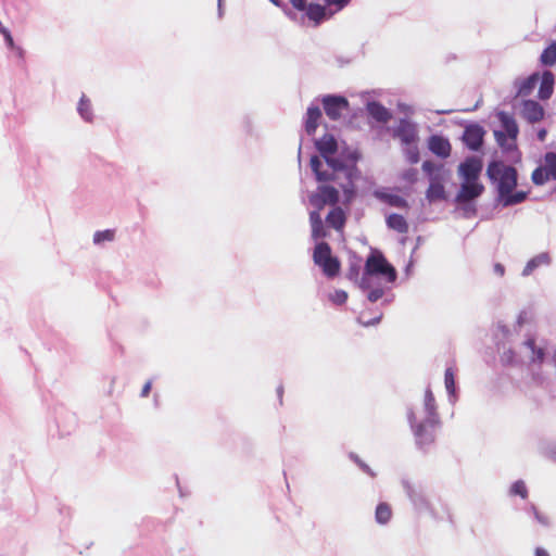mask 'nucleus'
Returning a JSON list of instances; mask_svg holds the SVG:
<instances>
[{"label": "nucleus", "instance_id": "nucleus-1", "mask_svg": "<svg viewBox=\"0 0 556 556\" xmlns=\"http://www.w3.org/2000/svg\"><path fill=\"white\" fill-rule=\"evenodd\" d=\"M316 148L324 157L325 163L318 156H312L311 167L318 181H333L343 192V203H350L355 197L354 182L359 178L356 167L358 153L349 152L342 159L336 157L338 144L332 135H325L316 141Z\"/></svg>", "mask_w": 556, "mask_h": 556}, {"label": "nucleus", "instance_id": "nucleus-2", "mask_svg": "<svg viewBox=\"0 0 556 556\" xmlns=\"http://www.w3.org/2000/svg\"><path fill=\"white\" fill-rule=\"evenodd\" d=\"M490 180L496 185L498 200L503 206H511L521 203L527 198V192L513 190L517 186V170L503 162H491L486 169Z\"/></svg>", "mask_w": 556, "mask_h": 556}, {"label": "nucleus", "instance_id": "nucleus-3", "mask_svg": "<svg viewBox=\"0 0 556 556\" xmlns=\"http://www.w3.org/2000/svg\"><path fill=\"white\" fill-rule=\"evenodd\" d=\"M374 277H379L388 283H393L397 278L395 268L378 250H372L370 255L367 257L364 273L359 278L358 287L363 290L369 289Z\"/></svg>", "mask_w": 556, "mask_h": 556}, {"label": "nucleus", "instance_id": "nucleus-4", "mask_svg": "<svg viewBox=\"0 0 556 556\" xmlns=\"http://www.w3.org/2000/svg\"><path fill=\"white\" fill-rule=\"evenodd\" d=\"M502 127L504 131L495 130L494 136L497 143L505 150H511L515 148V141L518 136V126L515 119L508 114L501 112L498 114Z\"/></svg>", "mask_w": 556, "mask_h": 556}, {"label": "nucleus", "instance_id": "nucleus-5", "mask_svg": "<svg viewBox=\"0 0 556 556\" xmlns=\"http://www.w3.org/2000/svg\"><path fill=\"white\" fill-rule=\"evenodd\" d=\"M314 262L323 268L327 277L333 278L340 271V262L332 256L330 245H315Z\"/></svg>", "mask_w": 556, "mask_h": 556}, {"label": "nucleus", "instance_id": "nucleus-6", "mask_svg": "<svg viewBox=\"0 0 556 556\" xmlns=\"http://www.w3.org/2000/svg\"><path fill=\"white\" fill-rule=\"evenodd\" d=\"M548 180H556V153L554 152H547L543 163L532 173V181L538 186Z\"/></svg>", "mask_w": 556, "mask_h": 556}, {"label": "nucleus", "instance_id": "nucleus-7", "mask_svg": "<svg viewBox=\"0 0 556 556\" xmlns=\"http://www.w3.org/2000/svg\"><path fill=\"white\" fill-rule=\"evenodd\" d=\"M393 137L401 141V144L417 143L419 140L418 125L409 119L401 118L393 130Z\"/></svg>", "mask_w": 556, "mask_h": 556}, {"label": "nucleus", "instance_id": "nucleus-8", "mask_svg": "<svg viewBox=\"0 0 556 556\" xmlns=\"http://www.w3.org/2000/svg\"><path fill=\"white\" fill-rule=\"evenodd\" d=\"M482 161L477 156L467 157L458 166V175L463 181H479Z\"/></svg>", "mask_w": 556, "mask_h": 556}, {"label": "nucleus", "instance_id": "nucleus-9", "mask_svg": "<svg viewBox=\"0 0 556 556\" xmlns=\"http://www.w3.org/2000/svg\"><path fill=\"white\" fill-rule=\"evenodd\" d=\"M323 105L326 115L330 119H338L341 117L342 112L349 108V102L344 97L341 96H325L323 98Z\"/></svg>", "mask_w": 556, "mask_h": 556}, {"label": "nucleus", "instance_id": "nucleus-10", "mask_svg": "<svg viewBox=\"0 0 556 556\" xmlns=\"http://www.w3.org/2000/svg\"><path fill=\"white\" fill-rule=\"evenodd\" d=\"M438 424L439 421L437 418H428L426 421L417 426L415 435L417 443L420 446L428 445L434 441Z\"/></svg>", "mask_w": 556, "mask_h": 556}, {"label": "nucleus", "instance_id": "nucleus-11", "mask_svg": "<svg viewBox=\"0 0 556 556\" xmlns=\"http://www.w3.org/2000/svg\"><path fill=\"white\" fill-rule=\"evenodd\" d=\"M484 130L481 126L473 124L465 128L463 134V141L473 151L480 149L483 142Z\"/></svg>", "mask_w": 556, "mask_h": 556}, {"label": "nucleus", "instance_id": "nucleus-12", "mask_svg": "<svg viewBox=\"0 0 556 556\" xmlns=\"http://www.w3.org/2000/svg\"><path fill=\"white\" fill-rule=\"evenodd\" d=\"M483 190L484 187L479 181H463L456 195V201L458 203H467L478 198Z\"/></svg>", "mask_w": 556, "mask_h": 556}, {"label": "nucleus", "instance_id": "nucleus-13", "mask_svg": "<svg viewBox=\"0 0 556 556\" xmlns=\"http://www.w3.org/2000/svg\"><path fill=\"white\" fill-rule=\"evenodd\" d=\"M338 201L339 190L332 186H320L311 198V202L314 205L334 204Z\"/></svg>", "mask_w": 556, "mask_h": 556}, {"label": "nucleus", "instance_id": "nucleus-14", "mask_svg": "<svg viewBox=\"0 0 556 556\" xmlns=\"http://www.w3.org/2000/svg\"><path fill=\"white\" fill-rule=\"evenodd\" d=\"M428 148L433 154L441 159L448 157L452 150L448 139L441 135H432L428 139Z\"/></svg>", "mask_w": 556, "mask_h": 556}, {"label": "nucleus", "instance_id": "nucleus-15", "mask_svg": "<svg viewBox=\"0 0 556 556\" xmlns=\"http://www.w3.org/2000/svg\"><path fill=\"white\" fill-rule=\"evenodd\" d=\"M521 116L529 123H538L544 116V110L536 101L525 100L520 110Z\"/></svg>", "mask_w": 556, "mask_h": 556}, {"label": "nucleus", "instance_id": "nucleus-16", "mask_svg": "<svg viewBox=\"0 0 556 556\" xmlns=\"http://www.w3.org/2000/svg\"><path fill=\"white\" fill-rule=\"evenodd\" d=\"M540 88H539V97L542 100H546L551 98L554 89V75L549 71H544L542 75H540L539 79Z\"/></svg>", "mask_w": 556, "mask_h": 556}, {"label": "nucleus", "instance_id": "nucleus-17", "mask_svg": "<svg viewBox=\"0 0 556 556\" xmlns=\"http://www.w3.org/2000/svg\"><path fill=\"white\" fill-rule=\"evenodd\" d=\"M367 111L368 114L379 123H388L392 117L390 111L376 101L367 104Z\"/></svg>", "mask_w": 556, "mask_h": 556}, {"label": "nucleus", "instance_id": "nucleus-18", "mask_svg": "<svg viewBox=\"0 0 556 556\" xmlns=\"http://www.w3.org/2000/svg\"><path fill=\"white\" fill-rule=\"evenodd\" d=\"M320 117L321 111L318 105L312 104L308 106L305 118V130L308 135H313L315 132Z\"/></svg>", "mask_w": 556, "mask_h": 556}, {"label": "nucleus", "instance_id": "nucleus-19", "mask_svg": "<svg viewBox=\"0 0 556 556\" xmlns=\"http://www.w3.org/2000/svg\"><path fill=\"white\" fill-rule=\"evenodd\" d=\"M427 199L431 202L445 199L444 186L437 177L430 178V185L427 190Z\"/></svg>", "mask_w": 556, "mask_h": 556}, {"label": "nucleus", "instance_id": "nucleus-20", "mask_svg": "<svg viewBox=\"0 0 556 556\" xmlns=\"http://www.w3.org/2000/svg\"><path fill=\"white\" fill-rule=\"evenodd\" d=\"M539 79H540V75L538 73H534V74L530 75L528 78L523 79L518 86L517 94L519 97L529 96L534 90V88L538 86Z\"/></svg>", "mask_w": 556, "mask_h": 556}, {"label": "nucleus", "instance_id": "nucleus-21", "mask_svg": "<svg viewBox=\"0 0 556 556\" xmlns=\"http://www.w3.org/2000/svg\"><path fill=\"white\" fill-rule=\"evenodd\" d=\"M525 345L531 351L530 362L534 364H542L545 358V351L535 345V339L530 337L525 341Z\"/></svg>", "mask_w": 556, "mask_h": 556}, {"label": "nucleus", "instance_id": "nucleus-22", "mask_svg": "<svg viewBox=\"0 0 556 556\" xmlns=\"http://www.w3.org/2000/svg\"><path fill=\"white\" fill-rule=\"evenodd\" d=\"M77 111H78L79 116L85 122H87V123H92L93 122L92 105H91L90 100L85 94H83L80 100H79V103H78V106H77Z\"/></svg>", "mask_w": 556, "mask_h": 556}, {"label": "nucleus", "instance_id": "nucleus-23", "mask_svg": "<svg viewBox=\"0 0 556 556\" xmlns=\"http://www.w3.org/2000/svg\"><path fill=\"white\" fill-rule=\"evenodd\" d=\"M548 264H549V256H548V254L547 253H541V254L534 256L533 258H531L527 263V265L525 266V268L522 270V275L523 276H529L539 266L548 265Z\"/></svg>", "mask_w": 556, "mask_h": 556}, {"label": "nucleus", "instance_id": "nucleus-24", "mask_svg": "<svg viewBox=\"0 0 556 556\" xmlns=\"http://www.w3.org/2000/svg\"><path fill=\"white\" fill-rule=\"evenodd\" d=\"M375 195L380 199L381 201L396 207H401L405 204V201L403 198H401L397 194H393L387 191L377 190L375 192Z\"/></svg>", "mask_w": 556, "mask_h": 556}, {"label": "nucleus", "instance_id": "nucleus-25", "mask_svg": "<svg viewBox=\"0 0 556 556\" xmlns=\"http://www.w3.org/2000/svg\"><path fill=\"white\" fill-rule=\"evenodd\" d=\"M375 517L377 522L381 525H386L387 522H389L392 517V510L390 505L387 503H380L376 508Z\"/></svg>", "mask_w": 556, "mask_h": 556}, {"label": "nucleus", "instance_id": "nucleus-26", "mask_svg": "<svg viewBox=\"0 0 556 556\" xmlns=\"http://www.w3.org/2000/svg\"><path fill=\"white\" fill-rule=\"evenodd\" d=\"M344 220V213L340 208H333L327 216V224L337 230L343 226Z\"/></svg>", "mask_w": 556, "mask_h": 556}, {"label": "nucleus", "instance_id": "nucleus-27", "mask_svg": "<svg viewBox=\"0 0 556 556\" xmlns=\"http://www.w3.org/2000/svg\"><path fill=\"white\" fill-rule=\"evenodd\" d=\"M311 225H312V235L315 240L323 238L325 235L323 232V222L317 212H311L309 214Z\"/></svg>", "mask_w": 556, "mask_h": 556}, {"label": "nucleus", "instance_id": "nucleus-28", "mask_svg": "<svg viewBox=\"0 0 556 556\" xmlns=\"http://www.w3.org/2000/svg\"><path fill=\"white\" fill-rule=\"evenodd\" d=\"M387 224L391 229H394L399 232H405L407 230V224L403 216L397 214H391L387 218Z\"/></svg>", "mask_w": 556, "mask_h": 556}, {"label": "nucleus", "instance_id": "nucleus-29", "mask_svg": "<svg viewBox=\"0 0 556 556\" xmlns=\"http://www.w3.org/2000/svg\"><path fill=\"white\" fill-rule=\"evenodd\" d=\"M304 11H306V15L308 16V18L316 23H319L326 14L324 7L313 3L306 5V9Z\"/></svg>", "mask_w": 556, "mask_h": 556}, {"label": "nucleus", "instance_id": "nucleus-30", "mask_svg": "<svg viewBox=\"0 0 556 556\" xmlns=\"http://www.w3.org/2000/svg\"><path fill=\"white\" fill-rule=\"evenodd\" d=\"M117 239L116 229L99 230L93 235V243L112 242Z\"/></svg>", "mask_w": 556, "mask_h": 556}, {"label": "nucleus", "instance_id": "nucleus-31", "mask_svg": "<svg viewBox=\"0 0 556 556\" xmlns=\"http://www.w3.org/2000/svg\"><path fill=\"white\" fill-rule=\"evenodd\" d=\"M403 152L408 163L417 164L419 162V149L417 143L404 144Z\"/></svg>", "mask_w": 556, "mask_h": 556}, {"label": "nucleus", "instance_id": "nucleus-32", "mask_svg": "<svg viewBox=\"0 0 556 556\" xmlns=\"http://www.w3.org/2000/svg\"><path fill=\"white\" fill-rule=\"evenodd\" d=\"M541 62L551 66L556 62V42L551 43L541 54Z\"/></svg>", "mask_w": 556, "mask_h": 556}, {"label": "nucleus", "instance_id": "nucleus-33", "mask_svg": "<svg viewBox=\"0 0 556 556\" xmlns=\"http://www.w3.org/2000/svg\"><path fill=\"white\" fill-rule=\"evenodd\" d=\"M444 383H445V388H446V391L448 392V394L454 396L455 392H456V387H455V375H454V371L452 368H447L445 370Z\"/></svg>", "mask_w": 556, "mask_h": 556}, {"label": "nucleus", "instance_id": "nucleus-34", "mask_svg": "<svg viewBox=\"0 0 556 556\" xmlns=\"http://www.w3.org/2000/svg\"><path fill=\"white\" fill-rule=\"evenodd\" d=\"M425 406L429 414L428 418H437L434 396L431 391L426 392Z\"/></svg>", "mask_w": 556, "mask_h": 556}, {"label": "nucleus", "instance_id": "nucleus-35", "mask_svg": "<svg viewBox=\"0 0 556 556\" xmlns=\"http://www.w3.org/2000/svg\"><path fill=\"white\" fill-rule=\"evenodd\" d=\"M510 493L514 495H519L522 498H527L528 489L522 480H518L515 483H513L510 488Z\"/></svg>", "mask_w": 556, "mask_h": 556}, {"label": "nucleus", "instance_id": "nucleus-36", "mask_svg": "<svg viewBox=\"0 0 556 556\" xmlns=\"http://www.w3.org/2000/svg\"><path fill=\"white\" fill-rule=\"evenodd\" d=\"M330 300L336 304H343L348 300V293L343 290H337L330 295Z\"/></svg>", "mask_w": 556, "mask_h": 556}, {"label": "nucleus", "instance_id": "nucleus-37", "mask_svg": "<svg viewBox=\"0 0 556 556\" xmlns=\"http://www.w3.org/2000/svg\"><path fill=\"white\" fill-rule=\"evenodd\" d=\"M369 292L367 294V298L370 302H377L379 299H381L384 294V290L382 288H369Z\"/></svg>", "mask_w": 556, "mask_h": 556}, {"label": "nucleus", "instance_id": "nucleus-38", "mask_svg": "<svg viewBox=\"0 0 556 556\" xmlns=\"http://www.w3.org/2000/svg\"><path fill=\"white\" fill-rule=\"evenodd\" d=\"M359 266L358 265H351L349 270H348V278L350 280H354V281H357V283L359 282V279H358V276H359Z\"/></svg>", "mask_w": 556, "mask_h": 556}, {"label": "nucleus", "instance_id": "nucleus-39", "mask_svg": "<svg viewBox=\"0 0 556 556\" xmlns=\"http://www.w3.org/2000/svg\"><path fill=\"white\" fill-rule=\"evenodd\" d=\"M417 169L409 168L403 173V178L408 182H415L417 180Z\"/></svg>", "mask_w": 556, "mask_h": 556}, {"label": "nucleus", "instance_id": "nucleus-40", "mask_svg": "<svg viewBox=\"0 0 556 556\" xmlns=\"http://www.w3.org/2000/svg\"><path fill=\"white\" fill-rule=\"evenodd\" d=\"M2 36L4 38V41H5L7 46H8V48L14 49L15 48V43H14V40H13V37H12L10 30H8Z\"/></svg>", "mask_w": 556, "mask_h": 556}, {"label": "nucleus", "instance_id": "nucleus-41", "mask_svg": "<svg viewBox=\"0 0 556 556\" xmlns=\"http://www.w3.org/2000/svg\"><path fill=\"white\" fill-rule=\"evenodd\" d=\"M290 2L300 11H304L306 9V0H290Z\"/></svg>", "mask_w": 556, "mask_h": 556}, {"label": "nucleus", "instance_id": "nucleus-42", "mask_svg": "<svg viewBox=\"0 0 556 556\" xmlns=\"http://www.w3.org/2000/svg\"><path fill=\"white\" fill-rule=\"evenodd\" d=\"M534 514H535V518H536V520H538L540 523H542V525H544V526H547V525L549 523V519H548V517H547V516L542 515V514H541V513H539L536 509L534 510Z\"/></svg>", "mask_w": 556, "mask_h": 556}, {"label": "nucleus", "instance_id": "nucleus-43", "mask_svg": "<svg viewBox=\"0 0 556 556\" xmlns=\"http://www.w3.org/2000/svg\"><path fill=\"white\" fill-rule=\"evenodd\" d=\"M350 0H326V2L330 5H337L338 9H342L344 5L349 3Z\"/></svg>", "mask_w": 556, "mask_h": 556}, {"label": "nucleus", "instance_id": "nucleus-44", "mask_svg": "<svg viewBox=\"0 0 556 556\" xmlns=\"http://www.w3.org/2000/svg\"><path fill=\"white\" fill-rule=\"evenodd\" d=\"M434 168V164L430 161H425L422 163V170L429 175H431L432 170Z\"/></svg>", "mask_w": 556, "mask_h": 556}, {"label": "nucleus", "instance_id": "nucleus-45", "mask_svg": "<svg viewBox=\"0 0 556 556\" xmlns=\"http://www.w3.org/2000/svg\"><path fill=\"white\" fill-rule=\"evenodd\" d=\"M494 273L496 275H498L500 277L504 276L505 274V268L502 264L497 263L494 265Z\"/></svg>", "mask_w": 556, "mask_h": 556}, {"label": "nucleus", "instance_id": "nucleus-46", "mask_svg": "<svg viewBox=\"0 0 556 556\" xmlns=\"http://www.w3.org/2000/svg\"><path fill=\"white\" fill-rule=\"evenodd\" d=\"M151 386H152V384H151V382H150V381H148V382H146V383H144V386H143V388H142V390H141V395H142V396H148V395H149V393H150V391H151Z\"/></svg>", "mask_w": 556, "mask_h": 556}, {"label": "nucleus", "instance_id": "nucleus-47", "mask_svg": "<svg viewBox=\"0 0 556 556\" xmlns=\"http://www.w3.org/2000/svg\"><path fill=\"white\" fill-rule=\"evenodd\" d=\"M223 2H224V0H217V11H218L219 18H222L224 15Z\"/></svg>", "mask_w": 556, "mask_h": 556}, {"label": "nucleus", "instance_id": "nucleus-48", "mask_svg": "<svg viewBox=\"0 0 556 556\" xmlns=\"http://www.w3.org/2000/svg\"><path fill=\"white\" fill-rule=\"evenodd\" d=\"M535 556H549V553L542 547H538L535 549Z\"/></svg>", "mask_w": 556, "mask_h": 556}, {"label": "nucleus", "instance_id": "nucleus-49", "mask_svg": "<svg viewBox=\"0 0 556 556\" xmlns=\"http://www.w3.org/2000/svg\"><path fill=\"white\" fill-rule=\"evenodd\" d=\"M545 137H546V130L545 129H540L539 132H538L539 140L540 141H544Z\"/></svg>", "mask_w": 556, "mask_h": 556}, {"label": "nucleus", "instance_id": "nucleus-50", "mask_svg": "<svg viewBox=\"0 0 556 556\" xmlns=\"http://www.w3.org/2000/svg\"><path fill=\"white\" fill-rule=\"evenodd\" d=\"M269 1L273 2L275 5H280L278 0H269Z\"/></svg>", "mask_w": 556, "mask_h": 556}, {"label": "nucleus", "instance_id": "nucleus-51", "mask_svg": "<svg viewBox=\"0 0 556 556\" xmlns=\"http://www.w3.org/2000/svg\"><path fill=\"white\" fill-rule=\"evenodd\" d=\"M553 361H554V363L556 365V349H555V352H554V355H553Z\"/></svg>", "mask_w": 556, "mask_h": 556}]
</instances>
